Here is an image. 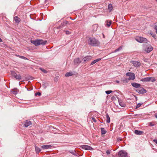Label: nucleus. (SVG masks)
I'll use <instances>...</instances> for the list:
<instances>
[{"label":"nucleus","mask_w":157,"mask_h":157,"mask_svg":"<svg viewBox=\"0 0 157 157\" xmlns=\"http://www.w3.org/2000/svg\"><path fill=\"white\" fill-rule=\"evenodd\" d=\"M93 28H95V29H94V31H96L97 29V28H98V26H97V25H93Z\"/></svg>","instance_id":"34"},{"label":"nucleus","mask_w":157,"mask_h":157,"mask_svg":"<svg viewBox=\"0 0 157 157\" xmlns=\"http://www.w3.org/2000/svg\"><path fill=\"white\" fill-rule=\"evenodd\" d=\"M73 75V74L72 72H69L67 73L65 75V76L66 77H69L70 76H71Z\"/></svg>","instance_id":"26"},{"label":"nucleus","mask_w":157,"mask_h":157,"mask_svg":"<svg viewBox=\"0 0 157 157\" xmlns=\"http://www.w3.org/2000/svg\"><path fill=\"white\" fill-rule=\"evenodd\" d=\"M52 146L50 145H43L41 146V148L43 149H48L51 148Z\"/></svg>","instance_id":"15"},{"label":"nucleus","mask_w":157,"mask_h":157,"mask_svg":"<svg viewBox=\"0 0 157 157\" xmlns=\"http://www.w3.org/2000/svg\"><path fill=\"white\" fill-rule=\"evenodd\" d=\"M142 104H143V103H138L137 105L136 108L137 109V108L140 107L141 105H142Z\"/></svg>","instance_id":"35"},{"label":"nucleus","mask_w":157,"mask_h":157,"mask_svg":"<svg viewBox=\"0 0 157 157\" xmlns=\"http://www.w3.org/2000/svg\"><path fill=\"white\" fill-rule=\"evenodd\" d=\"M17 56L18 57L22 59H24L25 60H28V59L27 58H26V57H25L24 56H19V55Z\"/></svg>","instance_id":"29"},{"label":"nucleus","mask_w":157,"mask_h":157,"mask_svg":"<svg viewBox=\"0 0 157 157\" xmlns=\"http://www.w3.org/2000/svg\"><path fill=\"white\" fill-rule=\"evenodd\" d=\"M2 40L0 38V42H2Z\"/></svg>","instance_id":"47"},{"label":"nucleus","mask_w":157,"mask_h":157,"mask_svg":"<svg viewBox=\"0 0 157 157\" xmlns=\"http://www.w3.org/2000/svg\"><path fill=\"white\" fill-rule=\"evenodd\" d=\"M68 21H63V22L62 23V25L63 26H64L66 25V24H68Z\"/></svg>","instance_id":"30"},{"label":"nucleus","mask_w":157,"mask_h":157,"mask_svg":"<svg viewBox=\"0 0 157 157\" xmlns=\"http://www.w3.org/2000/svg\"><path fill=\"white\" fill-rule=\"evenodd\" d=\"M14 20L17 23H18L21 21L20 18L17 16L14 17Z\"/></svg>","instance_id":"17"},{"label":"nucleus","mask_w":157,"mask_h":157,"mask_svg":"<svg viewBox=\"0 0 157 157\" xmlns=\"http://www.w3.org/2000/svg\"><path fill=\"white\" fill-rule=\"evenodd\" d=\"M121 106H123V105H120Z\"/></svg>","instance_id":"49"},{"label":"nucleus","mask_w":157,"mask_h":157,"mask_svg":"<svg viewBox=\"0 0 157 157\" xmlns=\"http://www.w3.org/2000/svg\"><path fill=\"white\" fill-rule=\"evenodd\" d=\"M131 84L133 87L136 88H138L140 86V84L136 82L132 83Z\"/></svg>","instance_id":"14"},{"label":"nucleus","mask_w":157,"mask_h":157,"mask_svg":"<svg viewBox=\"0 0 157 157\" xmlns=\"http://www.w3.org/2000/svg\"><path fill=\"white\" fill-rule=\"evenodd\" d=\"M112 92V91L111 90H108V91H105V93L107 94H110Z\"/></svg>","instance_id":"36"},{"label":"nucleus","mask_w":157,"mask_h":157,"mask_svg":"<svg viewBox=\"0 0 157 157\" xmlns=\"http://www.w3.org/2000/svg\"><path fill=\"white\" fill-rule=\"evenodd\" d=\"M122 46H120L116 50H115V51H114V52H117L119 51L120 50H121L122 49Z\"/></svg>","instance_id":"28"},{"label":"nucleus","mask_w":157,"mask_h":157,"mask_svg":"<svg viewBox=\"0 0 157 157\" xmlns=\"http://www.w3.org/2000/svg\"><path fill=\"white\" fill-rule=\"evenodd\" d=\"M18 91V90L17 88H14L12 91V93L15 95H16L17 94Z\"/></svg>","instance_id":"18"},{"label":"nucleus","mask_w":157,"mask_h":157,"mask_svg":"<svg viewBox=\"0 0 157 157\" xmlns=\"http://www.w3.org/2000/svg\"><path fill=\"white\" fill-rule=\"evenodd\" d=\"M35 148L36 150V151L37 153H39L40 151V149L38 147H37L35 146Z\"/></svg>","instance_id":"24"},{"label":"nucleus","mask_w":157,"mask_h":157,"mask_svg":"<svg viewBox=\"0 0 157 157\" xmlns=\"http://www.w3.org/2000/svg\"><path fill=\"white\" fill-rule=\"evenodd\" d=\"M70 152L74 155L77 156V154L76 153L75 151H70Z\"/></svg>","instance_id":"33"},{"label":"nucleus","mask_w":157,"mask_h":157,"mask_svg":"<svg viewBox=\"0 0 157 157\" xmlns=\"http://www.w3.org/2000/svg\"><path fill=\"white\" fill-rule=\"evenodd\" d=\"M113 7L112 5L111 4H110L108 5V9L109 10V12H111L113 10Z\"/></svg>","instance_id":"22"},{"label":"nucleus","mask_w":157,"mask_h":157,"mask_svg":"<svg viewBox=\"0 0 157 157\" xmlns=\"http://www.w3.org/2000/svg\"><path fill=\"white\" fill-rule=\"evenodd\" d=\"M101 58H99V59H96L95 60H94L93 61H92L91 63L90 64V65H93L94 64L96 63L97 62H98V61H100V60H101Z\"/></svg>","instance_id":"19"},{"label":"nucleus","mask_w":157,"mask_h":157,"mask_svg":"<svg viewBox=\"0 0 157 157\" xmlns=\"http://www.w3.org/2000/svg\"><path fill=\"white\" fill-rule=\"evenodd\" d=\"M106 154L107 155L111 153V150H108L106 151Z\"/></svg>","instance_id":"39"},{"label":"nucleus","mask_w":157,"mask_h":157,"mask_svg":"<svg viewBox=\"0 0 157 157\" xmlns=\"http://www.w3.org/2000/svg\"><path fill=\"white\" fill-rule=\"evenodd\" d=\"M91 59L92 57L91 56H87L84 57L83 58V60L84 62H87L90 60Z\"/></svg>","instance_id":"11"},{"label":"nucleus","mask_w":157,"mask_h":157,"mask_svg":"<svg viewBox=\"0 0 157 157\" xmlns=\"http://www.w3.org/2000/svg\"><path fill=\"white\" fill-rule=\"evenodd\" d=\"M153 141L157 144V139L154 140Z\"/></svg>","instance_id":"43"},{"label":"nucleus","mask_w":157,"mask_h":157,"mask_svg":"<svg viewBox=\"0 0 157 157\" xmlns=\"http://www.w3.org/2000/svg\"><path fill=\"white\" fill-rule=\"evenodd\" d=\"M81 62L79 58H77L74 60V63L75 65H78Z\"/></svg>","instance_id":"12"},{"label":"nucleus","mask_w":157,"mask_h":157,"mask_svg":"<svg viewBox=\"0 0 157 157\" xmlns=\"http://www.w3.org/2000/svg\"><path fill=\"white\" fill-rule=\"evenodd\" d=\"M143 132L141 131L135 130L134 131L135 133L137 135H141L143 133Z\"/></svg>","instance_id":"16"},{"label":"nucleus","mask_w":157,"mask_h":157,"mask_svg":"<svg viewBox=\"0 0 157 157\" xmlns=\"http://www.w3.org/2000/svg\"><path fill=\"white\" fill-rule=\"evenodd\" d=\"M150 125L151 126H153L154 125L151 122L150 123Z\"/></svg>","instance_id":"44"},{"label":"nucleus","mask_w":157,"mask_h":157,"mask_svg":"<svg viewBox=\"0 0 157 157\" xmlns=\"http://www.w3.org/2000/svg\"><path fill=\"white\" fill-rule=\"evenodd\" d=\"M130 63L133 64L135 67L137 68L139 67L141 65L140 63L137 61H131Z\"/></svg>","instance_id":"7"},{"label":"nucleus","mask_w":157,"mask_h":157,"mask_svg":"<svg viewBox=\"0 0 157 157\" xmlns=\"http://www.w3.org/2000/svg\"><path fill=\"white\" fill-rule=\"evenodd\" d=\"M106 26L107 27H109L110 26V25H111V24L112 21H111L110 20H107L106 21Z\"/></svg>","instance_id":"23"},{"label":"nucleus","mask_w":157,"mask_h":157,"mask_svg":"<svg viewBox=\"0 0 157 157\" xmlns=\"http://www.w3.org/2000/svg\"><path fill=\"white\" fill-rule=\"evenodd\" d=\"M11 74L12 76L17 79L20 80L21 79V77L20 74L17 75L14 71H11Z\"/></svg>","instance_id":"4"},{"label":"nucleus","mask_w":157,"mask_h":157,"mask_svg":"<svg viewBox=\"0 0 157 157\" xmlns=\"http://www.w3.org/2000/svg\"><path fill=\"white\" fill-rule=\"evenodd\" d=\"M153 50V47L151 45L144 46V51L147 53H149Z\"/></svg>","instance_id":"5"},{"label":"nucleus","mask_w":157,"mask_h":157,"mask_svg":"<svg viewBox=\"0 0 157 157\" xmlns=\"http://www.w3.org/2000/svg\"><path fill=\"white\" fill-rule=\"evenodd\" d=\"M129 80H129V78H124L122 80V81H123V82H128Z\"/></svg>","instance_id":"31"},{"label":"nucleus","mask_w":157,"mask_h":157,"mask_svg":"<svg viewBox=\"0 0 157 157\" xmlns=\"http://www.w3.org/2000/svg\"><path fill=\"white\" fill-rule=\"evenodd\" d=\"M135 39L137 41L140 43H146L148 42L147 39L141 36L137 37Z\"/></svg>","instance_id":"3"},{"label":"nucleus","mask_w":157,"mask_h":157,"mask_svg":"<svg viewBox=\"0 0 157 157\" xmlns=\"http://www.w3.org/2000/svg\"><path fill=\"white\" fill-rule=\"evenodd\" d=\"M65 33L67 35H69L71 34V32L68 31H66Z\"/></svg>","instance_id":"38"},{"label":"nucleus","mask_w":157,"mask_h":157,"mask_svg":"<svg viewBox=\"0 0 157 157\" xmlns=\"http://www.w3.org/2000/svg\"><path fill=\"white\" fill-rule=\"evenodd\" d=\"M92 119L93 121L94 122H96V121L94 117H92Z\"/></svg>","instance_id":"42"},{"label":"nucleus","mask_w":157,"mask_h":157,"mask_svg":"<svg viewBox=\"0 0 157 157\" xmlns=\"http://www.w3.org/2000/svg\"><path fill=\"white\" fill-rule=\"evenodd\" d=\"M40 69L44 73H47V71L46 70L41 68H40Z\"/></svg>","instance_id":"37"},{"label":"nucleus","mask_w":157,"mask_h":157,"mask_svg":"<svg viewBox=\"0 0 157 157\" xmlns=\"http://www.w3.org/2000/svg\"><path fill=\"white\" fill-rule=\"evenodd\" d=\"M115 82H116L117 83H119V81H118V80H116L115 81Z\"/></svg>","instance_id":"45"},{"label":"nucleus","mask_w":157,"mask_h":157,"mask_svg":"<svg viewBox=\"0 0 157 157\" xmlns=\"http://www.w3.org/2000/svg\"><path fill=\"white\" fill-rule=\"evenodd\" d=\"M156 81V80L154 77H150V81H151V82H154Z\"/></svg>","instance_id":"32"},{"label":"nucleus","mask_w":157,"mask_h":157,"mask_svg":"<svg viewBox=\"0 0 157 157\" xmlns=\"http://www.w3.org/2000/svg\"><path fill=\"white\" fill-rule=\"evenodd\" d=\"M38 95L39 96H40L41 95V93L40 92H37L35 94L36 95Z\"/></svg>","instance_id":"41"},{"label":"nucleus","mask_w":157,"mask_h":157,"mask_svg":"<svg viewBox=\"0 0 157 157\" xmlns=\"http://www.w3.org/2000/svg\"><path fill=\"white\" fill-rule=\"evenodd\" d=\"M102 35H103V37L104 38H105V36L103 34H102Z\"/></svg>","instance_id":"46"},{"label":"nucleus","mask_w":157,"mask_h":157,"mask_svg":"<svg viewBox=\"0 0 157 157\" xmlns=\"http://www.w3.org/2000/svg\"><path fill=\"white\" fill-rule=\"evenodd\" d=\"M136 91L140 94H144L146 92V90L143 88L141 87H139Z\"/></svg>","instance_id":"9"},{"label":"nucleus","mask_w":157,"mask_h":157,"mask_svg":"<svg viewBox=\"0 0 157 157\" xmlns=\"http://www.w3.org/2000/svg\"><path fill=\"white\" fill-rule=\"evenodd\" d=\"M31 124L32 123L31 121L28 120H26L24 122V126L25 127H27L31 125Z\"/></svg>","instance_id":"13"},{"label":"nucleus","mask_w":157,"mask_h":157,"mask_svg":"<svg viewBox=\"0 0 157 157\" xmlns=\"http://www.w3.org/2000/svg\"><path fill=\"white\" fill-rule=\"evenodd\" d=\"M154 29L156 30V33L157 34V25H155L154 26Z\"/></svg>","instance_id":"40"},{"label":"nucleus","mask_w":157,"mask_h":157,"mask_svg":"<svg viewBox=\"0 0 157 157\" xmlns=\"http://www.w3.org/2000/svg\"><path fill=\"white\" fill-rule=\"evenodd\" d=\"M155 116L156 118H157V113L155 115Z\"/></svg>","instance_id":"48"},{"label":"nucleus","mask_w":157,"mask_h":157,"mask_svg":"<svg viewBox=\"0 0 157 157\" xmlns=\"http://www.w3.org/2000/svg\"><path fill=\"white\" fill-rule=\"evenodd\" d=\"M88 43L89 44L94 46H98L100 44V42L94 38H90Z\"/></svg>","instance_id":"1"},{"label":"nucleus","mask_w":157,"mask_h":157,"mask_svg":"<svg viewBox=\"0 0 157 157\" xmlns=\"http://www.w3.org/2000/svg\"><path fill=\"white\" fill-rule=\"evenodd\" d=\"M157 1V0H156Z\"/></svg>","instance_id":"50"},{"label":"nucleus","mask_w":157,"mask_h":157,"mask_svg":"<svg viewBox=\"0 0 157 157\" xmlns=\"http://www.w3.org/2000/svg\"><path fill=\"white\" fill-rule=\"evenodd\" d=\"M106 122L108 123H109L110 122V118L109 117V116L108 114L107 113L106 114Z\"/></svg>","instance_id":"25"},{"label":"nucleus","mask_w":157,"mask_h":157,"mask_svg":"<svg viewBox=\"0 0 157 157\" xmlns=\"http://www.w3.org/2000/svg\"><path fill=\"white\" fill-rule=\"evenodd\" d=\"M101 131L102 135L105 134L106 132V130L103 128H101Z\"/></svg>","instance_id":"21"},{"label":"nucleus","mask_w":157,"mask_h":157,"mask_svg":"<svg viewBox=\"0 0 157 157\" xmlns=\"http://www.w3.org/2000/svg\"><path fill=\"white\" fill-rule=\"evenodd\" d=\"M126 75L129 76V80H134L135 78V74L132 72H128L126 74Z\"/></svg>","instance_id":"6"},{"label":"nucleus","mask_w":157,"mask_h":157,"mask_svg":"<svg viewBox=\"0 0 157 157\" xmlns=\"http://www.w3.org/2000/svg\"><path fill=\"white\" fill-rule=\"evenodd\" d=\"M149 33L151 36H152L153 38H154L155 39H156V35L155 33H153L152 32H150Z\"/></svg>","instance_id":"27"},{"label":"nucleus","mask_w":157,"mask_h":157,"mask_svg":"<svg viewBox=\"0 0 157 157\" xmlns=\"http://www.w3.org/2000/svg\"><path fill=\"white\" fill-rule=\"evenodd\" d=\"M80 147L83 149L89 150H93V149L91 147L87 145H82Z\"/></svg>","instance_id":"10"},{"label":"nucleus","mask_w":157,"mask_h":157,"mask_svg":"<svg viewBox=\"0 0 157 157\" xmlns=\"http://www.w3.org/2000/svg\"><path fill=\"white\" fill-rule=\"evenodd\" d=\"M150 77H147L142 79L141 81L143 82H149L150 81Z\"/></svg>","instance_id":"20"},{"label":"nucleus","mask_w":157,"mask_h":157,"mask_svg":"<svg viewBox=\"0 0 157 157\" xmlns=\"http://www.w3.org/2000/svg\"><path fill=\"white\" fill-rule=\"evenodd\" d=\"M31 42L36 46L40 44H45L47 43V41H44L42 40H36L33 41L31 40Z\"/></svg>","instance_id":"2"},{"label":"nucleus","mask_w":157,"mask_h":157,"mask_svg":"<svg viewBox=\"0 0 157 157\" xmlns=\"http://www.w3.org/2000/svg\"><path fill=\"white\" fill-rule=\"evenodd\" d=\"M118 155L119 157H126L127 153L125 151L121 150L119 152Z\"/></svg>","instance_id":"8"}]
</instances>
